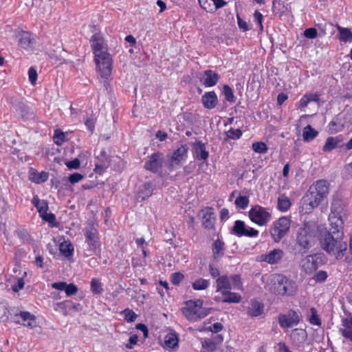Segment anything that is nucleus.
<instances>
[{"label": "nucleus", "instance_id": "obj_59", "mask_svg": "<svg viewBox=\"0 0 352 352\" xmlns=\"http://www.w3.org/2000/svg\"><path fill=\"white\" fill-rule=\"evenodd\" d=\"M65 165L69 169H78L80 168V162L78 158H75L73 160L67 162Z\"/></svg>", "mask_w": 352, "mask_h": 352}, {"label": "nucleus", "instance_id": "obj_62", "mask_svg": "<svg viewBox=\"0 0 352 352\" xmlns=\"http://www.w3.org/2000/svg\"><path fill=\"white\" fill-rule=\"evenodd\" d=\"M254 17L255 21L259 25L260 30H263V25H262V21H263V14L258 10H256L254 14Z\"/></svg>", "mask_w": 352, "mask_h": 352}, {"label": "nucleus", "instance_id": "obj_5", "mask_svg": "<svg viewBox=\"0 0 352 352\" xmlns=\"http://www.w3.org/2000/svg\"><path fill=\"white\" fill-rule=\"evenodd\" d=\"M271 291L278 296H294L297 294L298 285L295 280L278 274L274 278Z\"/></svg>", "mask_w": 352, "mask_h": 352}, {"label": "nucleus", "instance_id": "obj_19", "mask_svg": "<svg viewBox=\"0 0 352 352\" xmlns=\"http://www.w3.org/2000/svg\"><path fill=\"white\" fill-rule=\"evenodd\" d=\"M284 255L283 251L280 249H274L268 254L261 255V261L269 264H276L278 263Z\"/></svg>", "mask_w": 352, "mask_h": 352}, {"label": "nucleus", "instance_id": "obj_8", "mask_svg": "<svg viewBox=\"0 0 352 352\" xmlns=\"http://www.w3.org/2000/svg\"><path fill=\"white\" fill-rule=\"evenodd\" d=\"M290 228V219L286 217L279 218L274 223L270 234L275 242L280 241L288 232Z\"/></svg>", "mask_w": 352, "mask_h": 352}, {"label": "nucleus", "instance_id": "obj_61", "mask_svg": "<svg viewBox=\"0 0 352 352\" xmlns=\"http://www.w3.org/2000/svg\"><path fill=\"white\" fill-rule=\"evenodd\" d=\"M8 307L7 305L3 302H0V320H4L7 317Z\"/></svg>", "mask_w": 352, "mask_h": 352}, {"label": "nucleus", "instance_id": "obj_10", "mask_svg": "<svg viewBox=\"0 0 352 352\" xmlns=\"http://www.w3.org/2000/svg\"><path fill=\"white\" fill-rule=\"evenodd\" d=\"M164 162V154L160 152H156L148 157V160L144 164V168L153 173H161V168Z\"/></svg>", "mask_w": 352, "mask_h": 352}, {"label": "nucleus", "instance_id": "obj_22", "mask_svg": "<svg viewBox=\"0 0 352 352\" xmlns=\"http://www.w3.org/2000/svg\"><path fill=\"white\" fill-rule=\"evenodd\" d=\"M153 192V186L151 182H146L140 186L137 194L138 201H142L151 197Z\"/></svg>", "mask_w": 352, "mask_h": 352}, {"label": "nucleus", "instance_id": "obj_50", "mask_svg": "<svg viewBox=\"0 0 352 352\" xmlns=\"http://www.w3.org/2000/svg\"><path fill=\"white\" fill-rule=\"evenodd\" d=\"M328 277L327 272L324 270H320L316 273L314 276V279L316 283H323Z\"/></svg>", "mask_w": 352, "mask_h": 352}, {"label": "nucleus", "instance_id": "obj_37", "mask_svg": "<svg viewBox=\"0 0 352 352\" xmlns=\"http://www.w3.org/2000/svg\"><path fill=\"white\" fill-rule=\"evenodd\" d=\"M59 249L61 254L66 258H69L73 255L74 247L71 243H67L66 241L61 243L60 244Z\"/></svg>", "mask_w": 352, "mask_h": 352}, {"label": "nucleus", "instance_id": "obj_42", "mask_svg": "<svg viewBox=\"0 0 352 352\" xmlns=\"http://www.w3.org/2000/svg\"><path fill=\"white\" fill-rule=\"evenodd\" d=\"M65 139V133L60 129H56L53 136L54 143L58 146H60L64 142Z\"/></svg>", "mask_w": 352, "mask_h": 352}, {"label": "nucleus", "instance_id": "obj_51", "mask_svg": "<svg viewBox=\"0 0 352 352\" xmlns=\"http://www.w3.org/2000/svg\"><path fill=\"white\" fill-rule=\"evenodd\" d=\"M305 336H306V333L302 329H296L292 331V333L291 334V337L294 340H295L296 339H297L298 340H303L305 339Z\"/></svg>", "mask_w": 352, "mask_h": 352}, {"label": "nucleus", "instance_id": "obj_13", "mask_svg": "<svg viewBox=\"0 0 352 352\" xmlns=\"http://www.w3.org/2000/svg\"><path fill=\"white\" fill-rule=\"evenodd\" d=\"M86 239V243L89 247V252H91L89 255H91L92 253L96 254L97 250L100 246L99 238L98 236L97 230L92 228L89 230H86L85 232Z\"/></svg>", "mask_w": 352, "mask_h": 352}, {"label": "nucleus", "instance_id": "obj_2", "mask_svg": "<svg viewBox=\"0 0 352 352\" xmlns=\"http://www.w3.org/2000/svg\"><path fill=\"white\" fill-rule=\"evenodd\" d=\"M91 47L95 55V62L103 78H109L112 71V58L107 52L103 38L98 34H94L91 38Z\"/></svg>", "mask_w": 352, "mask_h": 352}, {"label": "nucleus", "instance_id": "obj_56", "mask_svg": "<svg viewBox=\"0 0 352 352\" xmlns=\"http://www.w3.org/2000/svg\"><path fill=\"white\" fill-rule=\"evenodd\" d=\"M318 35L317 30L314 28H309L304 31V36L308 38H315Z\"/></svg>", "mask_w": 352, "mask_h": 352}, {"label": "nucleus", "instance_id": "obj_57", "mask_svg": "<svg viewBox=\"0 0 352 352\" xmlns=\"http://www.w3.org/2000/svg\"><path fill=\"white\" fill-rule=\"evenodd\" d=\"M37 76H38V74H37L36 70L34 67H31L28 70V77H29L30 82L32 85H34L36 83V80H37Z\"/></svg>", "mask_w": 352, "mask_h": 352}, {"label": "nucleus", "instance_id": "obj_20", "mask_svg": "<svg viewBox=\"0 0 352 352\" xmlns=\"http://www.w3.org/2000/svg\"><path fill=\"white\" fill-rule=\"evenodd\" d=\"M202 224L206 229H213L216 221L214 213L211 208H207L202 210Z\"/></svg>", "mask_w": 352, "mask_h": 352}, {"label": "nucleus", "instance_id": "obj_24", "mask_svg": "<svg viewBox=\"0 0 352 352\" xmlns=\"http://www.w3.org/2000/svg\"><path fill=\"white\" fill-rule=\"evenodd\" d=\"M19 45L24 49H32L34 47V39L31 33L23 32L19 35Z\"/></svg>", "mask_w": 352, "mask_h": 352}, {"label": "nucleus", "instance_id": "obj_6", "mask_svg": "<svg viewBox=\"0 0 352 352\" xmlns=\"http://www.w3.org/2000/svg\"><path fill=\"white\" fill-rule=\"evenodd\" d=\"M185 305L186 306L182 309V311L188 320L197 321L210 314L208 308L202 307V300H188Z\"/></svg>", "mask_w": 352, "mask_h": 352}, {"label": "nucleus", "instance_id": "obj_29", "mask_svg": "<svg viewBox=\"0 0 352 352\" xmlns=\"http://www.w3.org/2000/svg\"><path fill=\"white\" fill-rule=\"evenodd\" d=\"M224 243L219 239L214 241L212 245V253L215 260H218L224 255Z\"/></svg>", "mask_w": 352, "mask_h": 352}, {"label": "nucleus", "instance_id": "obj_21", "mask_svg": "<svg viewBox=\"0 0 352 352\" xmlns=\"http://www.w3.org/2000/svg\"><path fill=\"white\" fill-rule=\"evenodd\" d=\"M201 102L206 109H214L218 102L216 93L214 91L206 92L201 97Z\"/></svg>", "mask_w": 352, "mask_h": 352}, {"label": "nucleus", "instance_id": "obj_17", "mask_svg": "<svg viewBox=\"0 0 352 352\" xmlns=\"http://www.w3.org/2000/svg\"><path fill=\"white\" fill-rule=\"evenodd\" d=\"M219 78L220 76L218 73L211 69H207L204 72L203 78L201 80L204 86L210 87L216 85Z\"/></svg>", "mask_w": 352, "mask_h": 352}, {"label": "nucleus", "instance_id": "obj_35", "mask_svg": "<svg viewBox=\"0 0 352 352\" xmlns=\"http://www.w3.org/2000/svg\"><path fill=\"white\" fill-rule=\"evenodd\" d=\"M291 205L290 199L285 195H282L278 198L277 208L279 210L286 212L289 209Z\"/></svg>", "mask_w": 352, "mask_h": 352}, {"label": "nucleus", "instance_id": "obj_52", "mask_svg": "<svg viewBox=\"0 0 352 352\" xmlns=\"http://www.w3.org/2000/svg\"><path fill=\"white\" fill-rule=\"evenodd\" d=\"M278 322L280 326L283 328L292 327L291 323L289 322V318L287 315H280L278 317Z\"/></svg>", "mask_w": 352, "mask_h": 352}, {"label": "nucleus", "instance_id": "obj_33", "mask_svg": "<svg viewBox=\"0 0 352 352\" xmlns=\"http://www.w3.org/2000/svg\"><path fill=\"white\" fill-rule=\"evenodd\" d=\"M48 179V173L46 172L38 173L36 170H32L30 176V179L36 184L45 182Z\"/></svg>", "mask_w": 352, "mask_h": 352}, {"label": "nucleus", "instance_id": "obj_40", "mask_svg": "<svg viewBox=\"0 0 352 352\" xmlns=\"http://www.w3.org/2000/svg\"><path fill=\"white\" fill-rule=\"evenodd\" d=\"M223 94L225 96V99L228 102H231V103H233L235 102V98H234L232 89H231V87L229 85H223Z\"/></svg>", "mask_w": 352, "mask_h": 352}, {"label": "nucleus", "instance_id": "obj_18", "mask_svg": "<svg viewBox=\"0 0 352 352\" xmlns=\"http://www.w3.org/2000/svg\"><path fill=\"white\" fill-rule=\"evenodd\" d=\"M264 312V305L255 299H252L250 302V305L247 309V314L250 317H258L261 316Z\"/></svg>", "mask_w": 352, "mask_h": 352}, {"label": "nucleus", "instance_id": "obj_3", "mask_svg": "<svg viewBox=\"0 0 352 352\" xmlns=\"http://www.w3.org/2000/svg\"><path fill=\"white\" fill-rule=\"evenodd\" d=\"M319 240L322 250L337 260L341 259L347 250L348 245L344 241V236L322 232Z\"/></svg>", "mask_w": 352, "mask_h": 352}, {"label": "nucleus", "instance_id": "obj_31", "mask_svg": "<svg viewBox=\"0 0 352 352\" xmlns=\"http://www.w3.org/2000/svg\"><path fill=\"white\" fill-rule=\"evenodd\" d=\"M32 204L36 208L40 216L46 213L48 210V203L46 200L39 199L38 196H34L32 200Z\"/></svg>", "mask_w": 352, "mask_h": 352}, {"label": "nucleus", "instance_id": "obj_34", "mask_svg": "<svg viewBox=\"0 0 352 352\" xmlns=\"http://www.w3.org/2000/svg\"><path fill=\"white\" fill-rule=\"evenodd\" d=\"M318 134L311 125L306 126L302 131V138L305 142L312 141Z\"/></svg>", "mask_w": 352, "mask_h": 352}, {"label": "nucleus", "instance_id": "obj_54", "mask_svg": "<svg viewBox=\"0 0 352 352\" xmlns=\"http://www.w3.org/2000/svg\"><path fill=\"white\" fill-rule=\"evenodd\" d=\"M184 276L182 273L175 272L170 276V281L173 285H177L184 279Z\"/></svg>", "mask_w": 352, "mask_h": 352}, {"label": "nucleus", "instance_id": "obj_26", "mask_svg": "<svg viewBox=\"0 0 352 352\" xmlns=\"http://www.w3.org/2000/svg\"><path fill=\"white\" fill-rule=\"evenodd\" d=\"M217 292H222L230 290L232 285L230 280V277L226 275H223L217 278L216 280Z\"/></svg>", "mask_w": 352, "mask_h": 352}, {"label": "nucleus", "instance_id": "obj_9", "mask_svg": "<svg viewBox=\"0 0 352 352\" xmlns=\"http://www.w3.org/2000/svg\"><path fill=\"white\" fill-rule=\"evenodd\" d=\"M249 217L252 222L263 226L270 221L272 215L266 208L256 205L249 211Z\"/></svg>", "mask_w": 352, "mask_h": 352}, {"label": "nucleus", "instance_id": "obj_55", "mask_svg": "<svg viewBox=\"0 0 352 352\" xmlns=\"http://www.w3.org/2000/svg\"><path fill=\"white\" fill-rule=\"evenodd\" d=\"M67 296H70L75 294L78 292V287L74 283L67 284L64 290Z\"/></svg>", "mask_w": 352, "mask_h": 352}, {"label": "nucleus", "instance_id": "obj_39", "mask_svg": "<svg viewBox=\"0 0 352 352\" xmlns=\"http://www.w3.org/2000/svg\"><path fill=\"white\" fill-rule=\"evenodd\" d=\"M91 291L94 294H100L102 292L103 289L99 279L92 278L91 281Z\"/></svg>", "mask_w": 352, "mask_h": 352}, {"label": "nucleus", "instance_id": "obj_36", "mask_svg": "<svg viewBox=\"0 0 352 352\" xmlns=\"http://www.w3.org/2000/svg\"><path fill=\"white\" fill-rule=\"evenodd\" d=\"M336 28L340 34L339 38L340 41L346 42L352 40V32L349 28H342L339 25H337Z\"/></svg>", "mask_w": 352, "mask_h": 352}, {"label": "nucleus", "instance_id": "obj_49", "mask_svg": "<svg viewBox=\"0 0 352 352\" xmlns=\"http://www.w3.org/2000/svg\"><path fill=\"white\" fill-rule=\"evenodd\" d=\"M310 311L311 316L309 318V322L311 324L320 326L321 324V322L317 314L316 309L314 307H311Z\"/></svg>", "mask_w": 352, "mask_h": 352}, {"label": "nucleus", "instance_id": "obj_16", "mask_svg": "<svg viewBox=\"0 0 352 352\" xmlns=\"http://www.w3.org/2000/svg\"><path fill=\"white\" fill-rule=\"evenodd\" d=\"M329 228L325 232H329L333 234H338L340 236L344 235V221L342 217H331L329 218Z\"/></svg>", "mask_w": 352, "mask_h": 352}, {"label": "nucleus", "instance_id": "obj_63", "mask_svg": "<svg viewBox=\"0 0 352 352\" xmlns=\"http://www.w3.org/2000/svg\"><path fill=\"white\" fill-rule=\"evenodd\" d=\"M138 340V337L137 335L134 334L130 336L129 339V343L126 344V347L127 349H133V346L137 344Z\"/></svg>", "mask_w": 352, "mask_h": 352}, {"label": "nucleus", "instance_id": "obj_4", "mask_svg": "<svg viewBox=\"0 0 352 352\" xmlns=\"http://www.w3.org/2000/svg\"><path fill=\"white\" fill-rule=\"evenodd\" d=\"M318 227L314 223H305L297 232L296 249L299 254H305L314 246L318 236Z\"/></svg>", "mask_w": 352, "mask_h": 352}, {"label": "nucleus", "instance_id": "obj_32", "mask_svg": "<svg viewBox=\"0 0 352 352\" xmlns=\"http://www.w3.org/2000/svg\"><path fill=\"white\" fill-rule=\"evenodd\" d=\"M343 212V208L342 203L340 200H335L331 203V212L329 215V218L331 217H342Z\"/></svg>", "mask_w": 352, "mask_h": 352}, {"label": "nucleus", "instance_id": "obj_7", "mask_svg": "<svg viewBox=\"0 0 352 352\" xmlns=\"http://www.w3.org/2000/svg\"><path fill=\"white\" fill-rule=\"evenodd\" d=\"M324 254L317 253L306 256L300 261V267L306 274H311L316 271L319 266L324 264Z\"/></svg>", "mask_w": 352, "mask_h": 352}, {"label": "nucleus", "instance_id": "obj_46", "mask_svg": "<svg viewBox=\"0 0 352 352\" xmlns=\"http://www.w3.org/2000/svg\"><path fill=\"white\" fill-rule=\"evenodd\" d=\"M337 148L336 140L333 137H329L326 140V142L323 146L322 151L325 152L331 151L333 149Z\"/></svg>", "mask_w": 352, "mask_h": 352}, {"label": "nucleus", "instance_id": "obj_1", "mask_svg": "<svg viewBox=\"0 0 352 352\" xmlns=\"http://www.w3.org/2000/svg\"><path fill=\"white\" fill-rule=\"evenodd\" d=\"M329 192V183L324 179L314 182L301 199V210L310 213L327 197Z\"/></svg>", "mask_w": 352, "mask_h": 352}, {"label": "nucleus", "instance_id": "obj_43", "mask_svg": "<svg viewBox=\"0 0 352 352\" xmlns=\"http://www.w3.org/2000/svg\"><path fill=\"white\" fill-rule=\"evenodd\" d=\"M230 280L232 285V288L236 289H242V282L241 277L238 274H233L230 276Z\"/></svg>", "mask_w": 352, "mask_h": 352}, {"label": "nucleus", "instance_id": "obj_12", "mask_svg": "<svg viewBox=\"0 0 352 352\" xmlns=\"http://www.w3.org/2000/svg\"><path fill=\"white\" fill-rule=\"evenodd\" d=\"M232 233L239 237L243 236L254 237L258 234V231L252 228L246 227L244 221L236 220L232 228Z\"/></svg>", "mask_w": 352, "mask_h": 352}, {"label": "nucleus", "instance_id": "obj_58", "mask_svg": "<svg viewBox=\"0 0 352 352\" xmlns=\"http://www.w3.org/2000/svg\"><path fill=\"white\" fill-rule=\"evenodd\" d=\"M84 178V176L78 173L71 174L69 177V181L71 184H74L79 182Z\"/></svg>", "mask_w": 352, "mask_h": 352}, {"label": "nucleus", "instance_id": "obj_64", "mask_svg": "<svg viewBox=\"0 0 352 352\" xmlns=\"http://www.w3.org/2000/svg\"><path fill=\"white\" fill-rule=\"evenodd\" d=\"M41 217L43 218V220L49 223H52L56 220V216L53 213H47L46 212V213L42 214Z\"/></svg>", "mask_w": 352, "mask_h": 352}, {"label": "nucleus", "instance_id": "obj_53", "mask_svg": "<svg viewBox=\"0 0 352 352\" xmlns=\"http://www.w3.org/2000/svg\"><path fill=\"white\" fill-rule=\"evenodd\" d=\"M16 234L23 241L28 242L30 240V236L25 229H19L16 231Z\"/></svg>", "mask_w": 352, "mask_h": 352}, {"label": "nucleus", "instance_id": "obj_14", "mask_svg": "<svg viewBox=\"0 0 352 352\" xmlns=\"http://www.w3.org/2000/svg\"><path fill=\"white\" fill-rule=\"evenodd\" d=\"M14 321L16 323L26 326L32 329L36 326V316L28 311H20L19 314H15Z\"/></svg>", "mask_w": 352, "mask_h": 352}, {"label": "nucleus", "instance_id": "obj_48", "mask_svg": "<svg viewBox=\"0 0 352 352\" xmlns=\"http://www.w3.org/2000/svg\"><path fill=\"white\" fill-rule=\"evenodd\" d=\"M122 314L124 315L125 320L129 322H134L138 316L133 310H131L129 308L123 310Z\"/></svg>", "mask_w": 352, "mask_h": 352}, {"label": "nucleus", "instance_id": "obj_25", "mask_svg": "<svg viewBox=\"0 0 352 352\" xmlns=\"http://www.w3.org/2000/svg\"><path fill=\"white\" fill-rule=\"evenodd\" d=\"M195 157L199 160H206L208 158L209 153L206 151V145L201 141L194 144Z\"/></svg>", "mask_w": 352, "mask_h": 352}, {"label": "nucleus", "instance_id": "obj_30", "mask_svg": "<svg viewBox=\"0 0 352 352\" xmlns=\"http://www.w3.org/2000/svg\"><path fill=\"white\" fill-rule=\"evenodd\" d=\"M100 157H104V160H102L100 163H96L95 170L97 173L98 172V170H100L101 172L107 168L110 164L109 156L107 155L105 151H101L100 155L96 156L97 160L100 159Z\"/></svg>", "mask_w": 352, "mask_h": 352}, {"label": "nucleus", "instance_id": "obj_38", "mask_svg": "<svg viewBox=\"0 0 352 352\" xmlns=\"http://www.w3.org/2000/svg\"><path fill=\"white\" fill-rule=\"evenodd\" d=\"M210 282L208 280L204 278H199L196 280L192 285L195 290H204L209 287Z\"/></svg>", "mask_w": 352, "mask_h": 352}, {"label": "nucleus", "instance_id": "obj_28", "mask_svg": "<svg viewBox=\"0 0 352 352\" xmlns=\"http://www.w3.org/2000/svg\"><path fill=\"white\" fill-rule=\"evenodd\" d=\"M223 296V302L239 303L241 300V296L237 293L230 292V290L222 292Z\"/></svg>", "mask_w": 352, "mask_h": 352}, {"label": "nucleus", "instance_id": "obj_27", "mask_svg": "<svg viewBox=\"0 0 352 352\" xmlns=\"http://www.w3.org/2000/svg\"><path fill=\"white\" fill-rule=\"evenodd\" d=\"M179 338L177 333L170 332L166 335L164 344L167 348L175 349L178 348Z\"/></svg>", "mask_w": 352, "mask_h": 352}, {"label": "nucleus", "instance_id": "obj_15", "mask_svg": "<svg viewBox=\"0 0 352 352\" xmlns=\"http://www.w3.org/2000/svg\"><path fill=\"white\" fill-rule=\"evenodd\" d=\"M188 147L186 145H182L173 152L170 160V168L173 169L180 166L182 161L185 160L187 156Z\"/></svg>", "mask_w": 352, "mask_h": 352}, {"label": "nucleus", "instance_id": "obj_47", "mask_svg": "<svg viewBox=\"0 0 352 352\" xmlns=\"http://www.w3.org/2000/svg\"><path fill=\"white\" fill-rule=\"evenodd\" d=\"M292 326L297 325L300 322V317L298 313L294 310H289L287 314Z\"/></svg>", "mask_w": 352, "mask_h": 352}, {"label": "nucleus", "instance_id": "obj_41", "mask_svg": "<svg viewBox=\"0 0 352 352\" xmlns=\"http://www.w3.org/2000/svg\"><path fill=\"white\" fill-rule=\"evenodd\" d=\"M226 139L237 140L239 139L242 135V131L239 129H232L226 132Z\"/></svg>", "mask_w": 352, "mask_h": 352}, {"label": "nucleus", "instance_id": "obj_60", "mask_svg": "<svg viewBox=\"0 0 352 352\" xmlns=\"http://www.w3.org/2000/svg\"><path fill=\"white\" fill-rule=\"evenodd\" d=\"M25 281L23 278H19L17 279V282L16 284L12 286V289L14 292H17L19 290L22 289L24 287Z\"/></svg>", "mask_w": 352, "mask_h": 352}, {"label": "nucleus", "instance_id": "obj_23", "mask_svg": "<svg viewBox=\"0 0 352 352\" xmlns=\"http://www.w3.org/2000/svg\"><path fill=\"white\" fill-rule=\"evenodd\" d=\"M340 331L343 337L352 342V317L342 320V327Z\"/></svg>", "mask_w": 352, "mask_h": 352}, {"label": "nucleus", "instance_id": "obj_44", "mask_svg": "<svg viewBox=\"0 0 352 352\" xmlns=\"http://www.w3.org/2000/svg\"><path fill=\"white\" fill-rule=\"evenodd\" d=\"M252 149L258 153H265L267 151V145L263 142H256L252 144Z\"/></svg>", "mask_w": 352, "mask_h": 352}, {"label": "nucleus", "instance_id": "obj_45", "mask_svg": "<svg viewBox=\"0 0 352 352\" xmlns=\"http://www.w3.org/2000/svg\"><path fill=\"white\" fill-rule=\"evenodd\" d=\"M236 207L241 209H245L249 204V199L246 196H239L234 201Z\"/></svg>", "mask_w": 352, "mask_h": 352}, {"label": "nucleus", "instance_id": "obj_11", "mask_svg": "<svg viewBox=\"0 0 352 352\" xmlns=\"http://www.w3.org/2000/svg\"><path fill=\"white\" fill-rule=\"evenodd\" d=\"M10 104L15 112L23 119H29L33 118V113L30 107L26 105L21 100L16 97H12Z\"/></svg>", "mask_w": 352, "mask_h": 352}]
</instances>
